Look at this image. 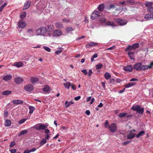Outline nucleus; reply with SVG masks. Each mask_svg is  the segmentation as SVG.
<instances>
[{
  "mask_svg": "<svg viewBox=\"0 0 153 153\" xmlns=\"http://www.w3.org/2000/svg\"><path fill=\"white\" fill-rule=\"evenodd\" d=\"M142 64L141 62L136 63L133 66V68L139 71H145V65H142Z\"/></svg>",
  "mask_w": 153,
  "mask_h": 153,
  "instance_id": "obj_1",
  "label": "nucleus"
},
{
  "mask_svg": "<svg viewBox=\"0 0 153 153\" xmlns=\"http://www.w3.org/2000/svg\"><path fill=\"white\" fill-rule=\"evenodd\" d=\"M141 106L137 105H133L131 109L133 111H136L139 114H143L144 111L143 108H141Z\"/></svg>",
  "mask_w": 153,
  "mask_h": 153,
  "instance_id": "obj_2",
  "label": "nucleus"
},
{
  "mask_svg": "<svg viewBox=\"0 0 153 153\" xmlns=\"http://www.w3.org/2000/svg\"><path fill=\"white\" fill-rule=\"evenodd\" d=\"M107 128L112 133H114L117 130V125L114 123H111L109 126L107 127Z\"/></svg>",
  "mask_w": 153,
  "mask_h": 153,
  "instance_id": "obj_3",
  "label": "nucleus"
},
{
  "mask_svg": "<svg viewBox=\"0 0 153 153\" xmlns=\"http://www.w3.org/2000/svg\"><path fill=\"white\" fill-rule=\"evenodd\" d=\"M34 128L36 130H45L46 127L42 123H39L35 125Z\"/></svg>",
  "mask_w": 153,
  "mask_h": 153,
  "instance_id": "obj_4",
  "label": "nucleus"
},
{
  "mask_svg": "<svg viewBox=\"0 0 153 153\" xmlns=\"http://www.w3.org/2000/svg\"><path fill=\"white\" fill-rule=\"evenodd\" d=\"M135 132L136 130L134 129L131 130L127 136V138L128 139H132L134 138L136 135V133H134V132Z\"/></svg>",
  "mask_w": 153,
  "mask_h": 153,
  "instance_id": "obj_5",
  "label": "nucleus"
},
{
  "mask_svg": "<svg viewBox=\"0 0 153 153\" xmlns=\"http://www.w3.org/2000/svg\"><path fill=\"white\" fill-rule=\"evenodd\" d=\"M115 21L120 25H123L127 23V21L123 19H116Z\"/></svg>",
  "mask_w": 153,
  "mask_h": 153,
  "instance_id": "obj_6",
  "label": "nucleus"
},
{
  "mask_svg": "<svg viewBox=\"0 0 153 153\" xmlns=\"http://www.w3.org/2000/svg\"><path fill=\"white\" fill-rule=\"evenodd\" d=\"M33 87L31 84H28L25 85L24 87L25 89L27 91L30 92L33 89Z\"/></svg>",
  "mask_w": 153,
  "mask_h": 153,
  "instance_id": "obj_7",
  "label": "nucleus"
},
{
  "mask_svg": "<svg viewBox=\"0 0 153 153\" xmlns=\"http://www.w3.org/2000/svg\"><path fill=\"white\" fill-rule=\"evenodd\" d=\"M100 13L98 11H95L91 14V18L92 20H94L97 18L98 16H100Z\"/></svg>",
  "mask_w": 153,
  "mask_h": 153,
  "instance_id": "obj_8",
  "label": "nucleus"
},
{
  "mask_svg": "<svg viewBox=\"0 0 153 153\" xmlns=\"http://www.w3.org/2000/svg\"><path fill=\"white\" fill-rule=\"evenodd\" d=\"M46 32H47V30L44 27H41L37 30V32L39 35H43Z\"/></svg>",
  "mask_w": 153,
  "mask_h": 153,
  "instance_id": "obj_9",
  "label": "nucleus"
},
{
  "mask_svg": "<svg viewBox=\"0 0 153 153\" xmlns=\"http://www.w3.org/2000/svg\"><path fill=\"white\" fill-rule=\"evenodd\" d=\"M62 33L61 30L59 29L54 30L53 33V36H60Z\"/></svg>",
  "mask_w": 153,
  "mask_h": 153,
  "instance_id": "obj_10",
  "label": "nucleus"
},
{
  "mask_svg": "<svg viewBox=\"0 0 153 153\" xmlns=\"http://www.w3.org/2000/svg\"><path fill=\"white\" fill-rule=\"evenodd\" d=\"M47 32H52L54 29V26L52 24L48 25L45 28Z\"/></svg>",
  "mask_w": 153,
  "mask_h": 153,
  "instance_id": "obj_11",
  "label": "nucleus"
},
{
  "mask_svg": "<svg viewBox=\"0 0 153 153\" xmlns=\"http://www.w3.org/2000/svg\"><path fill=\"white\" fill-rule=\"evenodd\" d=\"M26 25V24L25 22L23 20H20L18 24V27L22 28H24Z\"/></svg>",
  "mask_w": 153,
  "mask_h": 153,
  "instance_id": "obj_12",
  "label": "nucleus"
},
{
  "mask_svg": "<svg viewBox=\"0 0 153 153\" xmlns=\"http://www.w3.org/2000/svg\"><path fill=\"white\" fill-rule=\"evenodd\" d=\"M144 18L147 20L152 19H153V14L149 13L146 14Z\"/></svg>",
  "mask_w": 153,
  "mask_h": 153,
  "instance_id": "obj_13",
  "label": "nucleus"
},
{
  "mask_svg": "<svg viewBox=\"0 0 153 153\" xmlns=\"http://www.w3.org/2000/svg\"><path fill=\"white\" fill-rule=\"evenodd\" d=\"M133 68L131 65H129L126 66H124L123 68V70L125 71H131Z\"/></svg>",
  "mask_w": 153,
  "mask_h": 153,
  "instance_id": "obj_14",
  "label": "nucleus"
},
{
  "mask_svg": "<svg viewBox=\"0 0 153 153\" xmlns=\"http://www.w3.org/2000/svg\"><path fill=\"white\" fill-rule=\"evenodd\" d=\"M98 45V44L94 42H91L89 43H88L86 45V47L88 48H89L91 47L94 46H96Z\"/></svg>",
  "mask_w": 153,
  "mask_h": 153,
  "instance_id": "obj_15",
  "label": "nucleus"
},
{
  "mask_svg": "<svg viewBox=\"0 0 153 153\" xmlns=\"http://www.w3.org/2000/svg\"><path fill=\"white\" fill-rule=\"evenodd\" d=\"M24 79L23 78L19 77H16L15 79V82L17 84L22 83Z\"/></svg>",
  "mask_w": 153,
  "mask_h": 153,
  "instance_id": "obj_16",
  "label": "nucleus"
},
{
  "mask_svg": "<svg viewBox=\"0 0 153 153\" xmlns=\"http://www.w3.org/2000/svg\"><path fill=\"white\" fill-rule=\"evenodd\" d=\"M30 79L31 82L33 84H35L39 80V79L37 77H33Z\"/></svg>",
  "mask_w": 153,
  "mask_h": 153,
  "instance_id": "obj_17",
  "label": "nucleus"
},
{
  "mask_svg": "<svg viewBox=\"0 0 153 153\" xmlns=\"http://www.w3.org/2000/svg\"><path fill=\"white\" fill-rule=\"evenodd\" d=\"M31 4V1H27L25 4L24 6L23 9L25 10L27 9L30 6Z\"/></svg>",
  "mask_w": 153,
  "mask_h": 153,
  "instance_id": "obj_18",
  "label": "nucleus"
},
{
  "mask_svg": "<svg viewBox=\"0 0 153 153\" xmlns=\"http://www.w3.org/2000/svg\"><path fill=\"white\" fill-rule=\"evenodd\" d=\"M51 88L48 85H45V86L44 88H43V91L44 92H46L48 93H49L50 92Z\"/></svg>",
  "mask_w": 153,
  "mask_h": 153,
  "instance_id": "obj_19",
  "label": "nucleus"
},
{
  "mask_svg": "<svg viewBox=\"0 0 153 153\" xmlns=\"http://www.w3.org/2000/svg\"><path fill=\"white\" fill-rule=\"evenodd\" d=\"M12 102L14 104L17 105L22 104L23 102V101L20 100H13Z\"/></svg>",
  "mask_w": 153,
  "mask_h": 153,
  "instance_id": "obj_20",
  "label": "nucleus"
},
{
  "mask_svg": "<svg viewBox=\"0 0 153 153\" xmlns=\"http://www.w3.org/2000/svg\"><path fill=\"white\" fill-rule=\"evenodd\" d=\"M153 67V62H151L149 65H145V71L147 70L148 69H151Z\"/></svg>",
  "mask_w": 153,
  "mask_h": 153,
  "instance_id": "obj_21",
  "label": "nucleus"
},
{
  "mask_svg": "<svg viewBox=\"0 0 153 153\" xmlns=\"http://www.w3.org/2000/svg\"><path fill=\"white\" fill-rule=\"evenodd\" d=\"M12 78V76L11 75H7L4 76L3 78V79L6 81H8L11 79Z\"/></svg>",
  "mask_w": 153,
  "mask_h": 153,
  "instance_id": "obj_22",
  "label": "nucleus"
},
{
  "mask_svg": "<svg viewBox=\"0 0 153 153\" xmlns=\"http://www.w3.org/2000/svg\"><path fill=\"white\" fill-rule=\"evenodd\" d=\"M136 83L134 82H128L124 86L126 88H128L134 85Z\"/></svg>",
  "mask_w": 153,
  "mask_h": 153,
  "instance_id": "obj_23",
  "label": "nucleus"
},
{
  "mask_svg": "<svg viewBox=\"0 0 153 153\" xmlns=\"http://www.w3.org/2000/svg\"><path fill=\"white\" fill-rule=\"evenodd\" d=\"M145 134V133L144 131H141L137 134L136 137L137 138H138L140 137L143 136Z\"/></svg>",
  "mask_w": 153,
  "mask_h": 153,
  "instance_id": "obj_24",
  "label": "nucleus"
},
{
  "mask_svg": "<svg viewBox=\"0 0 153 153\" xmlns=\"http://www.w3.org/2000/svg\"><path fill=\"white\" fill-rule=\"evenodd\" d=\"M127 5L130 4L131 5L135 4V2L134 0H127L126 1Z\"/></svg>",
  "mask_w": 153,
  "mask_h": 153,
  "instance_id": "obj_25",
  "label": "nucleus"
},
{
  "mask_svg": "<svg viewBox=\"0 0 153 153\" xmlns=\"http://www.w3.org/2000/svg\"><path fill=\"white\" fill-rule=\"evenodd\" d=\"M23 65V63L21 62H16L14 63V65L17 68H19L22 67Z\"/></svg>",
  "mask_w": 153,
  "mask_h": 153,
  "instance_id": "obj_26",
  "label": "nucleus"
},
{
  "mask_svg": "<svg viewBox=\"0 0 153 153\" xmlns=\"http://www.w3.org/2000/svg\"><path fill=\"white\" fill-rule=\"evenodd\" d=\"M105 7V5L103 4H100L98 7V9L100 11H102Z\"/></svg>",
  "mask_w": 153,
  "mask_h": 153,
  "instance_id": "obj_27",
  "label": "nucleus"
},
{
  "mask_svg": "<svg viewBox=\"0 0 153 153\" xmlns=\"http://www.w3.org/2000/svg\"><path fill=\"white\" fill-rule=\"evenodd\" d=\"M12 91H10L6 90L2 92V94L4 95H7L11 94Z\"/></svg>",
  "mask_w": 153,
  "mask_h": 153,
  "instance_id": "obj_28",
  "label": "nucleus"
},
{
  "mask_svg": "<svg viewBox=\"0 0 153 153\" xmlns=\"http://www.w3.org/2000/svg\"><path fill=\"white\" fill-rule=\"evenodd\" d=\"M153 4V2L152 1H147L145 3V6L147 7V8L148 7H151Z\"/></svg>",
  "mask_w": 153,
  "mask_h": 153,
  "instance_id": "obj_29",
  "label": "nucleus"
},
{
  "mask_svg": "<svg viewBox=\"0 0 153 153\" xmlns=\"http://www.w3.org/2000/svg\"><path fill=\"white\" fill-rule=\"evenodd\" d=\"M134 53L133 52L130 51L128 53V54L130 58L131 59H133L134 58Z\"/></svg>",
  "mask_w": 153,
  "mask_h": 153,
  "instance_id": "obj_30",
  "label": "nucleus"
},
{
  "mask_svg": "<svg viewBox=\"0 0 153 153\" xmlns=\"http://www.w3.org/2000/svg\"><path fill=\"white\" fill-rule=\"evenodd\" d=\"M105 25H110L112 27L115 26L114 23L113 22L108 21L105 22Z\"/></svg>",
  "mask_w": 153,
  "mask_h": 153,
  "instance_id": "obj_31",
  "label": "nucleus"
},
{
  "mask_svg": "<svg viewBox=\"0 0 153 153\" xmlns=\"http://www.w3.org/2000/svg\"><path fill=\"white\" fill-rule=\"evenodd\" d=\"M55 26L57 28H60L62 27L63 25L62 23L58 22L55 23Z\"/></svg>",
  "mask_w": 153,
  "mask_h": 153,
  "instance_id": "obj_32",
  "label": "nucleus"
},
{
  "mask_svg": "<svg viewBox=\"0 0 153 153\" xmlns=\"http://www.w3.org/2000/svg\"><path fill=\"white\" fill-rule=\"evenodd\" d=\"M104 77L107 80L109 79L111 77V76L108 72L105 73L104 74Z\"/></svg>",
  "mask_w": 153,
  "mask_h": 153,
  "instance_id": "obj_33",
  "label": "nucleus"
},
{
  "mask_svg": "<svg viewBox=\"0 0 153 153\" xmlns=\"http://www.w3.org/2000/svg\"><path fill=\"white\" fill-rule=\"evenodd\" d=\"M11 125V121L9 120H6L5 126H10Z\"/></svg>",
  "mask_w": 153,
  "mask_h": 153,
  "instance_id": "obj_34",
  "label": "nucleus"
},
{
  "mask_svg": "<svg viewBox=\"0 0 153 153\" xmlns=\"http://www.w3.org/2000/svg\"><path fill=\"white\" fill-rule=\"evenodd\" d=\"M139 47V43H136L133 44L132 45V49H135L138 48Z\"/></svg>",
  "mask_w": 153,
  "mask_h": 153,
  "instance_id": "obj_35",
  "label": "nucleus"
},
{
  "mask_svg": "<svg viewBox=\"0 0 153 153\" xmlns=\"http://www.w3.org/2000/svg\"><path fill=\"white\" fill-rule=\"evenodd\" d=\"M47 142L46 140L44 139L41 140L40 143V147L43 146L44 144H45Z\"/></svg>",
  "mask_w": 153,
  "mask_h": 153,
  "instance_id": "obj_36",
  "label": "nucleus"
},
{
  "mask_svg": "<svg viewBox=\"0 0 153 153\" xmlns=\"http://www.w3.org/2000/svg\"><path fill=\"white\" fill-rule=\"evenodd\" d=\"M63 84L65 88L67 89H69V87L71 85V84L69 82H66L65 83H64Z\"/></svg>",
  "mask_w": 153,
  "mask_h": 153,
  "instance_id": "obj_37",
  "label": "nucleus"
},
{
  "mask_svg": "<svg viewBox=\"0 0 153 153\" xmlns=\"http://www.w3.org/2000/svg\"><path fill=\"white\" fill-rule=\"evenodd\" d=\"M29 109L30 110L29 113L30 114H32L35 108L33 106H29Z\"/></svg>",
  "mask_w": 153,
  "mask_h": 153,
  "instance_id": "obj_38",
  "label": "nucleus"
},
{
  "mask_svg": "<svg viewBox=\"0 0 153 153\" xmlns=\"http://www.w3.org/2000/svg\"><path fill=\"white\" fill-rule=\"evenodd\" d=\"M63 49L62 48H60L59 49V50L55 52V53L56 54H59L61 53L63 50Z\"/></svg>",
  "mask_w": 153,
  "mask_h": 153,
  "instance_id": "obj_39",
  "label": "nucleus"
},
{
  "mask_svg": "<svg viewBox=\"0 0 153 153\" xmlns=\"http://www.w3.org/2000/svg\"><path fill=\"white\" fill-rule=\"evenodd\" d=\"M99 22L101 23H105L106 21V19L104 17H102L100 18L99 20Z\"/></svg>",
  "mask_w": 153,
  "mask_h": 153,
  "instance_id": "obj_40",
  "label": "nucleus"
},
{
  "mask_svg": "<svg viewBox=\"0 0 153 153\" xmlns=\"http://www.w3.org/2000/svg\"><path fill=\"white\" fill-rule=\"evenodd\" d=\"M73 103L72 102H68V101H66L65 102V105L66 107H68Z\"/></svg>",
  "mask_w": 153,
  "mask_h": 153,
  "instance_id": "obj_41",
  "label": "nucleus"
},
{
  "mask_svg": "<svg viewBox=\"0 0 153 153\" xmlns=\"http://www.w3.org/2000/svg\"><path fill=\"white\" fill-rule=\"evenodd\" d=\"M147 11L149 13H153V7H148L147 8Z\"/></svg>",
  "mask_w": 153,
  "mask_h": 153,
  "instance_id": "obj_42",
  "label": "nucleus"
},
{
  "mask_svg": "<svg viewBox=\"0 0 153 153\" xmlns=\"http://www.w3.org/2000/svg\"><path fill=\"white\" fill-rule=\"evenodd\" d=\"M132 46L130 45H128L126 48L125 49V51H131L132 50Z\"/></svg>",
  "mask_w": 153,
  "mask_h": 153,
  "instance_id": "obj_43",
  "label": "nucleus"
},
{
  "mask_svg": "<svg viewBox=\"0 0 153 153\" xmlns=\"http://www.w3.org/2000/svg\"><path fill=\"white\" fill-rule=\"evenodd\" d=\"M127 115V114L126 113H121L119 114L118 116L120 117L121 118L125 117Z\"/></svg>",
  "mask_w": 153,
  "mask_h": 153,
  "instance_id": "obj_44",
  "label": "nucleus"
},
{
  "mask_svg": "<svg viewBox=\"0 0 153 153\" xmlns=\"http://www.w3.org/2000/svg\"><path fill=\"white\" fill-rule=\"evenodd\" d=\"M27 132V131L26 130H23L20 132L19 134V135H23L26 134Z\"/></svg>",
  "mask_w": 153,
  "mask_h": 153,
  "instance_id": "obj_45",
  "label": "nucleus"
},
{
  "mask_svg": "<svg viewBox=\"0 0 153 153\" xmlns=\"http://www.w3.org/2000/svg\"><path fill=\"white\" fill-rule=\"evenodd\" d=\"M102 66V65L101 63H99L96 65V68L97 69H100Z\"/></svg>",
  "mask_w": 153,
  "mask_h": 153,
  "instance_id": "obj_46",
  "label": "nucleus"
},
{
  "mask_svg": "<svg viewBox=\"0 0 153 153\" xmlns=\"http://www.w3.org/2000/svg\"><path fill=\"white\" fill-rule=\"evenodd\" d=\"M7 5V3H5L3 5H2L0 7V11L1 12L2 11L3 8L5 7Z\"/></svg>",
  "mask_w": 153,
  "mask_h": 153,
  "instance_id": "obj_47",
  "label": "nucleus"
},
{
  "mask_svg": "<svg viewBox=\"0 0 153 153\" xmlns=\"http://www.w3.org/2000/svg\"><path fill=\"white\" fill-rule=\"evenodd\" d=\"M26 119H22L19 120L18 122V123L20 124H22L24 123L26 120Z\"/></svg>",
  "mask_w": 153,
  "mask_h": 153,
  "instance_id": "obj_48",
  "label": "nucleus"
},
{
  "mask_svg": "<svg viewBox=\"0 0 153 153\" xmlns=\"http://www.w3.org/2000/svg\"><path fill=\"white\" fill-rule=\"evenodd\" d=\"M43 48L46 51H47L48 52H50L51 51V49L48 47L44 46L43 47Z\"/></svg>",
  "mask_w": 153,
  "mask_h": 153,
  "instance_id": "obj_49",
  "label": "nucleus"
},
{
  "mask_svg": "<svg viewBox=\"0 0 153 153\" xmlns=\"http://www.w3.org/2000/svg\"><path fill=\"white\" fill-rule=\"evenodd\" d=\"M66 30L67 32H69L70 31H73L74 30V29L71 27H68L66 29Z\"/></svg>",
  "mask_w": 153,
  "mask_h": 153,
  "instance_id": "obj_50",
  "label": "nucleus"
},
{
  "mask_svg": "<svg viewBox=\"0 0 153 153\" xmlns=\"http://www.w3.org/2000/svg\"><path fill=\"white\" fill-rule=\"evenodd\" d=\"M26 15V13L25 12L22 13V14H21L20 15V17L21 18L23 19L25 18Z\"/></svg>",
  "mask_w": 153,
  "mask_h": 153,
  "instance_id": "obj_51",
  "label": "nucleus"
},
{
  "mask_svg": "<svg viewBox=\"0 0 153 153\" xmlns=\"http://www.w3.org/2000/svg\"><path fill=\"white\" fill-rule=\"evenodd\" d=\"M115 82V80L114 79H111L109 80V83L110 84L114 83Z\"/></svg>",
  "mask_w": 153,
  "mask_h": 153,
  "instance_id": "obj_52",
  "label": "nucleus"
},
{
  "mask_svg": "<svg viewBox=\"0 0 153 153\" xmlns=\"http://www.w3.org/2000/svg\"><path fill=\"white\" fill-rule=\"evenodd\" d=\"M110 125L108 124V122L107 120L105 121V128H107V127L109 126Z\"/></svg>",
  "mask_w": 153,
  "mask_h": 153,
  "instance_id": "obj_53",
  "label": "nucleus"
},
{
  "mask_svg": "<svg viewBox=\"0 0 153 153\" xmlns=\"http://www.w3.org/2000/svg\"><path fill=\"white\" fill-rule=\"evenodd\" d=\"M119 3L125 6L127 5V3L126 2V1H124L122 2H119Z\"/></svg>",
  "mask_w": 153,
  "mask_h": 153,
  "instance_id": "obj_54",
  "label": "nucleus"
},
{
  "mask_svg": "<svg viewBox=\"0 0 153 153\" xmlns=\"http://www.w3.org/2000/svg\"><path fill=\"white\" fill-rule=\"evenodd\" d=\"M81 72L83 73L85 75H86L87 74V71L86 69L82 70Z\"/></svg>",
  "mask_w": 153,
  "mask_h": 153,
  "instance_id": "obj_55",
  "label": "nucleus"
},
{
  "mask_svg": "<svg viewBox=\"0 0 153 153\" xmlns=\"http://www.w3.org/2000/svg\"><path fill=\"white\" fill-rule=\"evenodd\" d=\"M15 145V142L13 141L11 143L10 145V147H12L14 146Z\"/></svg>",
  "mask_w": 153,
  "mask_h": 153,
  "instance_id": "obj_56",
  "label": "nucleus"
},
{
  "mask_svg": "<svg viewBox=\"0 0 153 153\" xmlns=\"http://www.w3.org/2000/svg\"><path fill=\"white\" fill-rule=\"evenodd\" d=\"M92 74V71L91 69H90L88 71V75L89 76H90L91 75V74Z\"/></svg>",
  "mask_w": 153,
  "mask_h": 153,
  "instance_id": "obj_57",
  "label": "nucleus"
},
{
  "mask_svg": "<svg viewBox=\"0 0 153 153\" xmlns=\"http://www.w3.org/2000/svg\"><path fill=\"white\" fill-rule=\"evenodd\" d=\"M81 98L80 96H78L75 97L74 100L76 101H78Z\"/></svg>",
  "mask_w": 153,
  "mask_h": 153,
  "instance_id": "obj_58",
  "label": "nucleus"
},
{
  "mask_svg": "<svg viewBox=\"0 0 153 153\" xmlns=\"http://www.w3.org/2000/svg\"><path fill=\"white\" fill-rule=\"evenodd\" d=\"M50 137V134H47L46 135L45 138L46 140H48L49 139Z\"/></svg>",
  "mask_w": 153,
  "mask_h": 153,
  "instance_id": "obj_59",
  "label": "nucleus"
},
{
  "mask_svg": "<svg viewBox=\"0 0 153 153\" xmlns=\"http://www.w3.org/2000/svg\"><path fill=\"white\" fill-rule=\"evenodd\" d=\"M131 142L130 141H126L123 142L122 144L123 145H126L128 144L129 143H130Z\"/></svg>",
  "mask_w": 153,
  "mask_h": 153,
  "instance_id": "obj_60",
  "label": "nucleus"
},
{
  "mask_svg": "<svg viewBox=\"0 0 153 153\" xmlns=\"http://www.w3.org/2000/svg\"><path fill=\"white\" fill-rule=\"evenodd\" d=\"M71 88L74 90H75L76 89V86L73 85H71Z\"/></svg>",
  "mask_w": 153,
  "mask_h": 153,
  "instance_id": "obj_61",
  "label": "nucleus"
},
{
  "mask_svg": "<svg viewBox=\"0 0 153 153\" xmlns=\"http://www.w3.org/2000/svg\"><path fill=\"white\" fill-rule=\"evenodd\" d=\"M115 48V46L113 45L111 47L108 48L107 50H112L113 49H114Z\"/></svg>",
  "mask_w": 153,
  "mask_h": 153,
  "instance_id": "obj_62",
  "label": "nucleus"
},
{
  "mask_svg": "<svg viewBox=\"0 0 153 153\" xmlns=\"http://www.w3.org/2000/svg\"><path fill=\"white\" fill-rule=\"evenodd\" d=\"M10 152H11V153H15L16 151V149H13L10 150Z\"/></svg>",
  "mask_w": 153,
  "mask_h": 153,
  "instance_id": "obj_63",
  "label": "nucleus"
},
{
  "mask_svg": "<svg viewBox=\"0 0 153 153\" xmlns=\"http://www.w3.org/2000/svg\"><path fill=\"white\" fill-rule=\"evenodd\" d=\"M36 149L35 148H33L30 150V152H34L36 150Z\"/></svg>",
  "mask_w": 153,
  "mask_h": 153,
  "instance_id": "obj_64",
  "label": "nucleus"
}]
</instances>
